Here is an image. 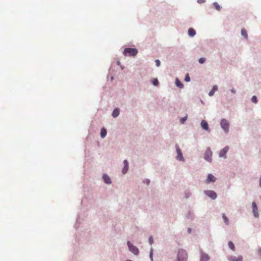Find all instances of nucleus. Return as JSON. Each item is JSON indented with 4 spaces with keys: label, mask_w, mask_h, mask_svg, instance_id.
Instances as JSON below:
<instances>
[{
    "label": "nucleus",
    "mask_w": 261,
    "mask_h": 261,
    "mask_svg": "<svg viewBox=\"0 0 261 261\" xmlns=\"http://www.w3.org/2000/svg\"><path fill=\"white\" fill-rule=\"evenodd\" d=\"M187 258L188 255L186 251L183 249H179L178 251L176 261H187Z\"/></svg>",
    "instance_id": "obj_1"
},
{
    "label": "nucleus",
    "mask_w": 261,
    "mask_h": 261,
    "mask_svg": "<svg viewBox=\"0 0 261 261\" xmlns=\"http://www.w3.org/2000/svg\"><path fill=\"white\" fill-rule=\"evenodd\" d=\"M138 53V50L134 48H125L123 51V55L125 56L135 57Z\"/></svg>",
    "instance_id": "obj_2"
},
{
    "label": "nucleus",
    "mask_w": 261,
    "mask_h": 261,
    "mask_svg": "<svg viewBox=\"0 0 261 261\" xmlns=\"http://www.w3.org/2000/svg\"><path fill=\"white\" fill-rule=\"evenodd\" d=\"M220 125L226 133L229 130V124L228 121L225 119H223L220 122Z\"/></svg>",
    "instance_id": "obj_3"
},
{
    "label": "nucleus",
    "mask_w": 261,
    "mask_h": 261,
    "mask_svg": "<svg viewBox=\"0 0 261 261\" xmlns=\"http://www.w3.org/2000/svg\"><path fill=\"white\" fill-rule=\"evenodd\" d=\"M127 245L129 251L135 255H137L139 253L138 249L136 246H134L129 241L127 242Z\"/></svg>",
    "instance_id": "obj_4"
},
{
    "label": "nucleus",
    "mask_w": 261,
    "mask_h": 261,
    "mask_svg": "<svg viewBox=\"0 0 261 261\" xmlns=\"http://www.w3.org/2000/svg\"><path fill=\"white\" fill-rule=\"evenodd\" d=\"M212 152L210 148L206 149L204 153V159L207 161H211Z\"/></svg>",
    "instance_id": "obj_5"
},
{
    "label": "nucleus",
    "mask_w": 261,
    "mask_h": 261,
    "mask_svg": "<svg viewBox=\"0 0 261 261\" xmlns=\"http://www.w3.org/2000/svg\"><path fill=\"white\" fill-rule=\"evenodd\" d=\"M252 212H253L254 216L256 218L258 217L259 214H258V209H257L256 204L255 202H253L252 203Z\"/></svg>",
    "instance_id": "obj_6"
},
{
    "label": "nucleus",
    "mask_w": 261,
    "mask_h": 261,
    "mask_svg": "<svg viewBox=\"0 0 261 261\" xmlns=\"http://www.w3.org/2000/svg\"><path fill=\"white\" fill-rule=\"evenodd\" d=\"M204 193L212 199H215L217 198V194L213 191H206Z\"/></svg>",
    "instance_id": "obj_7"
},
{
    "label": "nucleus",
    "mask_w": 261,
    "mask_h": 261,
    "mask_svg": "<svg viewBox=\"0 0 261 261\" xmlns=\"http://www.w3.org/2000/svg\"><path fill=\"white\" fill-rule=\"evenodd\" d=\"M229 150V147L226 146H225L223 149H222L220 153H219V156L220 157H223L224 158H226V154L228 152Z\"/></svg>",
    "instance_id": "obj_8"
},
{
    "label": "nucleus",
    "mask_w": 261,
    "mask_h": 261,
    "mask_svg": "<svg viewBox=\"0 0 261 261\" xmlns=\"http://www.w3.org/2000/svg\"><path fill=\"white\" fill-rule=\"evenodd\" d=\"M216 180V177L212 174H209L206 180V184H210L211 182H214Z\"/></svg>",
    "instance_id": "obj_9"
},
{
    "label": "nucleus",
    "mask_w": 261,
    "mask_h": 261,
    "mask_svg": "<svg viewBox=\"0 0 261 261\" xmlns=\"http://www.w3.org/2000/svg\"><path fill=\"white\" fill-rule=\"evenodd\" d=\"M210 259L209 255L204 252L201 253L200 261H208Z\"/></svg>",
    "instance_id": "obj_10"
},
{
    "label": "nucleus",
    "mask_w": 261,
    "mask_h": 261,
    "mask_svg": "<svg viewBox=\"0 0 261 261\" xmlns=\"http://www.w3.org/2000/svg\"><path fill=\"white\" fill-rule=\"evenodd\" d=\"M123 164H124V167L123 169L122 170V172L123 174H125L127 171V170H128V162H127V161L126 160H124V161Z\"/></svg>",
    "instance_id": "obj_11"
},
{
    "label": "nucleus",
    "mask_w": 261,
    "mask_h": 261,
    "mask_svg": "<svg viewBox=\"0 0 261 261\" xmlns=\"http://www.w3.org/2000/svg\"><path fill=\"white\" fill-rule=\"evenodd\" d=\"M201 126L202 127L203 129L205 130H208V125L207 122L205 120H202L201 122Z\"/></svg>",
    "instance_id": "obj_12"
},
{
    "label": "nucleus",
    "mask_w": 261,
    "mask_h": 261,
    "mask_svg": "<svg viewBox=\"0 0 261 261\" xmlns=\"http://www.w3.org/2000/svg\"><path fill=\"white\" fill-rule=\"evenodd\" d=\"M103 179L105 181V182L107 184H110L111 183V180L110 178L107 174H103Z\"/></svg>",
    "instance_id": "obj_13"
},
{
    "label": "nucleus",
    "mask_w": 261,
    "mask_h": 261,
    "mask_svg": "<svg viewBox=\"0 0 261 261\" xmlns=\"http://www.w3.org/2000/svg\"><path fill=\"white\" fill-rule=\"evenodd\" d=\"M176 150L177 153V159L180 161H182L183 160V157L182 156V153L180 151V150L179 148H177Z\"/></svg>",
    "instance_id": "obj_14"
},
{
    "label": "nucleus",
    "mask_w": 261,
    "mask_h": 261,
    "mask_svg": "<svg viewBox=\"0 0 261 261\" xmlns=\"http://www.w3.org/2000/svg\"><path fill=\"white\" fill-rule=\"evenodd\" d=\"M243 258L241 256L238 257H230L229 258L230 261H242Z\"/></svg>",
    "instance_id": "obj_15"
},
{
    "label": "nucleus",
    "mask_w": 261,
    "mask_h": 261,
    "mask_svg": "<svg viewBox=\"0 0 261 261\" xmlns=\"http://www.w3.org/2000/svg\"><path fill=\"white\" fill-rule=\"evenodd\" d=\"M213 7L217 11H220L221 10L222 7L217 2H214L213 4Z\"/></svg>",
    "instance_id": "obj_16"
},
{
    "label": "nucleus",
    "mask_w": 261,
    "mask_h": 261,
    "mask_svg": "<svg viewBox=\"0 0 261 261\" xmlns=\"http://www.w3.org/2000/svg\"><path fill=\"white\" fill-rule=\"evenodd\" d=\"M196 34L195 31L192 29L190 28L188 30V34L191 37H193Z\"/></svg>",
    "instance_id": "obj_17"
},
{
    "label": "nucleus",
    "mask_w": 261,
    "mask_h": 261,
    "mask_svg": "<svg viewBox=\"0 0 261 261\" xmlns=\"http://www.w3.org/2000/svg\"><path fill=\"white\" fill-rule=\"evenodd\" d=\"M107 135V130L105 128H103L101 129L100 132V136L102 138H103L106 137Z\"/></svg>",
    "instance_id": "obj_18"
},
{
    "label": "nucleus",
    "mask_w": 261,
    "mask_h": 261,
    "mask_svg": "<svg viewBox=\"0 0 261 261\" xmlns=\"http://www.w3.org/2000/svg\"><path fill=\"white\" fill-rule=\"evenodd\" d=\"M119 110L118 109H115L112 113V116L114 117H116L119 115Z\"/></svg>",
    "instance_id": "obj_19"
},
{
    "label": "nucleus",
    "mask_w": 261,
    "mask_h": 261,
    "mask_svg": "<svg viewBox=\"0 0 261 261\" xmlns=\"http://www.w3.org/2000/svg\"><path fill=\"white\" fill-rule=\"evenodd\" d=\"M241 34L242 35V36H243L245 37V38L247 39V37H248L247 33L245 29H242Z\"/></svg>",
    "instance_id": "obj_20"
},
{
    "label": "nucleus",
    "mask_w": 261,
    "mask_h": 261,
    "mask_svg": "<svg viewBox=\"0 0 261 261\" xmlns=\"http://www.w3.org/2000/svg\"><path fill=\"white\" fill-rule=\"evenodd\" d=\"M229 247L233 251L235 250V247L234 244L231 242L229 241L228 243Z\"/></svg>",
    "instance_id": "obj_21"
},
{
    "label": "nucleus",
    "mask_w": 261,
    "mask_h": 261,
    "mask_svg": "<svg viewBox=\"0 0 261 261\" xmlns=\"http://www.w3.org/2000/svg\"><path fill=\"white\" fill-rule=\"evenodd\" d=\"M222 218L224 221V222L226 225H228L229 224V221L228 219L227 218L225 214H223L222 215Z\"/></svg>",
    "instance_id": "obj_22"
},
{
    "label": "nucleus",
    "mask_w": 261,
    "mask_h": 261,
    "mask_svg": "<svg viewBox=\"0 0 261 261\" xmlns=\"http://www.w3.org/2000/svg\"><path fill=\"white\" fill-rule=\"evenodd\" d=\"M176 85L177 87L181 88L183 87V84L178 80H176Z\"/></svg>",
    "instance_id": "obj_23"
},
{
    "label": "nucleus",
    "mask_w": 261,
    "mask_h": 261,
    "mask_svg": "<svg viewBox=\"0 0 261 261\" xmlns=\"http://www.w3.org/2000/svg\"><path fill=\"white\" fill-rule=\"evenodd\" d=\"M152 83L153 85L154 86H157L159 84V82H158V79H154L152 81Z\"/></svg>",
    "instance_id": "obj_24"
},
{
    "label": "nucleus",
    "mask_w": 261,
    "mask_h": 261,
    "mask_svg": "<svg viewBox=\"0 0 261 261\" xmlns=\"http://www.w3.org/2000/svg\"><path fill=\"white\" fill-rule=\"evenodd\" d=\"M251 100L253 102V103H257V98L255 96H253L252 98H251Z\"/></svg>",
    "instance_id": "obj_25"
},
{
    "label": "nucleus",
    "mask_w": 261,
    "mask_h": 261,
    "mask_svg": "<svg viewBox=\"0 0 261 261\" xmlns=\"http://www.w3.org/2000/svg\"><path fill=\"white\" fill-rule=\"evenodd\" d=\"M205 59L203 58H201L199 59V62L200 63V64H203L205 62Z\"/></svg>",
    "instance_id": "obj_26"
},
{
    "label": "nucleus",
    "mask_w": 261,
    "mask_h": 261,
    "mask_svg": "<svg viewBox=\"0 0 261 261\" xmlns=\"http://www.w3.org/2000/svg\"><path fill=\"white\" fill-rule=\"evenodd\" d=\"M185 81L186 82H189L190 81V76H189L188 74H187L186 75V77H185Z\"/></svg>",
    "instance_id": "obj_27"
},
{
    "label": "nucleus",
    "mask_w": 261,
    "mask_h": 261,
    "mask_svg": "<svg viewBox=\"0 0 261 261\" xmlns=\"http://www.w3.org/2000/svg\"><path fill=\"white\" fill-rule=\"evenodd\" d=\"M149 242L150 245H152L153 243V238L152 237H150L149 238Z\"/></svg>",
    "instance_id": "obj_28"
},
{
    "label": "nucleus",
    "mask_w": 261,
    "mask_h": 261,
    "mask_svg": "<svg viewBox=\"0 0 261 261\" xmlns=\"http://www.w3.org/2000/svg\"><path fill=\"white\" fill-rule=\"evenodd\" d=\"M187 116L184 117V118H182L181 119H180V122L181 123H184V122L187 120Z\"/></svg>",
    "instance_id": "obj_29"
},
{
    "label": "nucleus",
    "mask_w": 261,
    "mask_h": 261,
    "mask_svg": "<svg viewBox=\"0 0 261 261\" xmlns=\"http://www.w3.org/2000/svg\"><path fill=\"white\" fill-rule=\"evenodd\" d=\"M155 62L156 66H158V67L160 66V61L159 60H156Z\"/></svg>",
    "instance_id": "obj_30"
},
{
    "label": "nucleus",
    "mask_w": 261,
    "mask_h": 261,
    "mask_svg": "<svg viewBox=\"0 0 261 261\" xmlns=\"http://www.w3.org/2000/svg\"><path fill=\"white\" fill-rule=\"evenodd\" d=\"M198 3L201 4L205 2V0H197Z\"/></svg>",
    "instance_id": "obj_31"
},
{
    "label": "nucleus",
    "mask_w": 261,
    "mask_h": 261,
    "mask_svg": "<svg viewBox=\"0 0 261 261\" xmlns=\"http://www.w3.org/2000/svg\"><path fill=\"white\" fill-rule=\"evenodd\" d=\"M214 90H212L208 93L210 96H213L214 94Z\"/></svg>",
    "instance_id": "obj_32"
},
{
    "label": "nucleus",
    "mask_w": 261,
    "mask_h": 261,
    "mask_svg": "<svg viewBox=\"0 0 261 261\" xmlns=\"http://www.w3.org/2000/svg\"><path fill=\"white\" fill-rule=\"evenodd\" d=\"M212 90H214V92H215L217 90V87L216 86H214Z\"/></svg>",
    "instance_id": "obj_33"
},
{
    "label": "nucleus",
    "mask_w": 261,
    "mask_h": 261,
    "mask_svg": "<svg viewBox=\"0 0 261 261\" xmlns=\"http://www.w3.org/2000/svg\"><path fill=\"white\" fill-rule=\"evenodd\" d=\"M259 255L261 256V248L258 250Z\"/></svg>",
    "instance_id": "obj_34"
},
{
    "label": "nucleus",
    "mask_w": 261,
    "mask_h": 261,
    "mask_svg": "<svg viewBox=\"0 0 261 261\" xmlns=\"http://www.w3.org/2000/svg\"><path fill=\"white\" fill-rule=\"evenodd\" d=\"M259 186L261 187V177H260V179H259Z\"/></svg>",
    "instance_id": "obj_35"
},
{
    "label": "nucleus",
    "mask_w": 261,
    "mask_h": 261,
    "mask_svg": "<svg viewBox=\"0 0 261 261\" xmlns=\"http://www.w3.org/2000/svg\"><path fill=\"white\" fill-rule=\"evenodd\" d=\"M231 91L233 92V93H234L235 92V91L234 90H232Z\"/></svg>",
    "instance_id": "obj_36"
},
{
    "label": "nucleus",
    "mask_w": 261,
    "mask_h": 261,
    "mask_svg": "<svg viewBox=\"0 0 261 261\" xmlns=\"http://www.w3.org/2000/svg\"><path fill=\"white\" fill-rule=\"evenodd\" d=\"M189 232H190V231H191L190 229H189Z\"/></svg>",
    "instance_id": "obj_37"
}]
</instances>
